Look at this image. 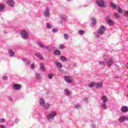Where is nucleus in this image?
I'll use <instances>...</instances> for the list:
<instances>
[{
    "label": "nucleus",
    "instance_id": "obj_45",
    "mask_svg": "<svg viewBox=\"0 0 128 128\" xmlns=\"http://www.w3.org/2000/svg\"><path fill=\"white\" fill-rule=\"evenodd\" d=\"M40 48H44V45H42V44H40Z\"/></svg>",
    "mask_w": 128,
    "mask_h": 128
},
{
    "label": "nucleus",
    "instance_id": "obj_15",
    "mask_svg": "<svg viewBox=\"0 0 128 128\" xmlns=\"http://www.w3.org/2000/svg\"><path fill=\"white\" fill-rule=\"evenodd\" d=\"M60 18H61L62 20L63 21H64L66 19V15L64 14H62L60 15Z\"/></svg>",
    "mask_w": 128,
    "mask_h": 128
},
{
    "label": "nucleus",
    "instance_id": "obj_22",
    "mask_svg": "<svg viewBox=\"0 0 128 128\" xmlns=\"http://www.w3.org/2000/svg\"><path fill=\"white\" fill-rule=\"evenodd\" d=\"M40 70H42V72H44V64H41L40 65Z\"/></svg>",
    "mask_w": 128,
    "mask_h": 128
},
{
    "label": "nucleus",
    "instance_id": "obj_1",
    "mask_svg": "<svg viewBox=\"0 0 128 128\" xmlns=\"http://www.w3.org/2000/svg\"><path fill=\"white\" fill-rule=\"evenodd\" d=\"M101 100L102 101V108H104V110H107V102L108 100V98L106 96H103L102 97Z\"/></svg>",
    "mask_w": 128,
    "mask_h": 128
},
{
    "label": "nucleus",
    "instance_id": "obj_33",
    "mask_svg": "<svg viewBox=\"0 0 128 128\" xmlns=\"http://www.w3.org/2000/svg\"><path fill=\"white\" fill-rule=\"evenodd\" d=\"M44 14L46 16H48V10H47L46 11H44Z\"/></svg>",
    "mask_w": 128,
    "mask_h": 128
},
{
    "label": "nucleus",
    "instance_id": "obj_46",
    "mask_svg": "<svg viewBox=\"0 0 128 128\" xmlns=\"http://www.w3.org/2000/svg\"><path fill=\"white\" fill-rule=\"evenodd\" d=\"M9 100H12V98H9Z\"/></svg>",
    "mask_w": 128,
    "mask_h": 128
},
{
    "label": "nucleus",
    "instance_id": "obj_24",
    "mask_svg": "<svg viewBox=\"0 0 128 128\" xmlns=\"http://www.w3.org/2000/svg\"><path fill=\"white\" fill-rule=\"evenodd\" d=\"M94 85H95V82H92L88 84V86L89 88H93Z\"/></svg>",
    "mask_w": 128,
    "mask_h": 128
},
{
    "label": "nucleus",
    "instance_id": "obj_23",
    "mask_svg": "<svg viewBox=\"0 0 128 128\" xmlns=\"http://www.w3.org/2000/svg\"><path fill=\"white\" fill-rule=\"evenodd\" d=\"M54 54L59 55L60 54V50H54Z\"/></svg>",
    "mask_w": 128,
    "mask_h": 128
},
{
    "label": "nucleus",
    "instance_id": "obj_35",
    "mask_svg": "<svg viewBox=\"0 0 128 128\" xmlns=\"http://www.w3.org/2000/svg\"><path fill=\"white\" fill-rule=\"evenodd\" d=\"M4 4H0V12L4 10Z\"/></svg>",
    "mask_w": 128,
    "mask_h": 128
},
{
    "label": "nucleus",
    "instance_id": "obj_29",
    "mask_svg": "<svg viewBox=\"0 0 128 128\" xmlns=\"http://www.w3.org/2000/svg\"><path fill=\"white\" fill-rule=\"evenodd\" d=\"M99 64L101 66H104L106 62H104V60H100V62H99Z\"/></svg>",
    "mask_w": 128,
    "mask_h": 128
},
{
    "label": "nucleus",
    "instance_id": "obj_9",
    "mask_svg": "<svg viewBox=\"0 0 128 128\" xmlns=\"http://www.w3.org/2000/svg\"><path fill=\"white\" fill-rule=\"evenodd\" d=\"M21 36L23 38H28V32H26L24 30L22 31Z\"/></svg>",
    "mask_w": 128,
    "mask_h": 128
},
{
    "label": "nucleus",
    "instance_id": "obj_12",
    "mask_svg": "<svg viewBox=\"0 0 128 128\" xmlns=\"http://www.w3.org/2000/svg\"><path fill=\"white\" fill-rule=\"evenodd\" d=\"M96 86V88H102L103 82H97Z\"/></svg>",
    "mask_w": 128,
    "mask_h": 128
},
{
    "label": "nucleus",
    "instance_id": "obj_40",
    "mask_svg": "<svg viewBox=\"0 0 128 128\" xmlns=\"http://www.w3.org/2000/svg\"><path fill=\"white\" fill-rule=\"evenodd\" d=\"M53 78V74H49V78Z\"/></svg>",
    "mask_w": 128,
    "mask_h": 128
},
{
    "label": "nucleus",
    "instance_id": "obj_8",
    "mask_svg": "<svg viewBox=\"0 0 128 128\" xmlns=\"http://www.w3.org/2000/svg\"><path fill=\"white\" fill-rule=\"evenodd\" d=\"M125 120H128V116H120L119 118V122H124Z\"/></svg>",
    "mask_w": 128,
    "mask_h": 128
},
{
    "label": "nucleus",
    "instance_id": "obj_18",
    "mask_svg": "<svg viewBox=\"0 0 128 128\" xmlns=\"http://www.w3.org/2000/svg\"><path fill=\"white\" fill-rule=\"evenodd\" d=\"M35 56H37V58H40V60H43L44 58L42 57V56L40 54H35Z\"/></svg>",
    "mask_w": 128,
    "mask_h": 128
},
{
    "label": "nucleus",
    "instance_id": "obj_50",
    "mask_svg": "<svg viewBox=\"0 0 128 128\" xmlns=\"http://www.w3.org/2000/svg\"><path fill=\"white\" fill-rule=\"evenodd\" d=\"M60 23L62 24V21H60Z\"/></svg>",
    "mask_w": 128,
    "mask_h": 128
},
{
    "label": "nucleus",
    "instance_id": "obj_42",
    "mask_svg": "<svg viewBox=\"0 0 128 128\" xmlns=\"http://www.w3.org/2000/svg\"><path fill=\"white\" fill-rule=\"evenodd\" d=\"M92 128H96V126L94 124H92Z\"/></svg>",
    "mask_w": 128,
    "mask_h": 128
},
{
    "label": "nucleus",
    "instance_id": "obj_30",
    "mask_svg": "<svg viewBox=\"0 0 128 128\" xmlns=\"http://www.w3.org/2000/svg\"><path fill=\"white\" fill-rule=\"evenodd\" d=\"M53 33H56L58 32V29L57 28H54L52 30Z\"/></svg>",
    "mask_w": 128,
    "mask_h": 128
},
{
    "label": "nucleus",
    "instance_id": "obj_2",
    "mask_svg": "<svg viewBox=\"0 0 128 128\" xmlns=\"http://www.w3.org/2000/svg\"><path fill=\"white\" fill-rule=\"evenodd\" d=\"M106 28L104 26H100L98 28V34L96 35V38H99V35H103L106 32Z\"/></svg>",
    "mask_w": 128,
    "mask_h": 128
},
{
    "label": "nucleus",
    "instance_id": "obj_38",
    "mask_svg": "<svg viewBox=\"0 0 128 128\" xmlns=\"http://www.w3.org/2000/svg\"><path fill=\"white\" fill-rule=\"evenodd\" d=\"M58 48H64V45H59Z\"/></svg>",
    "mask_w": 128,
    "mask_h": 128
},
{
    "label": "nucleus",
    "instance_id": "obj_27",
    "mask_svg": "<svg viewBox=\"0 0 128 128\" xmlns=\"http://www.w3.org/2000/svg\"><path fill=\"white\" fill-rule=\"evenodd\" d=\"M114 17L117 18V19H119V18L120 17V16L118 13H114Z\"/></svg>",
    "mask_w": 128,
    "mask_h": 128
},
{
    "label": "nucleus",
    "instance_id": "obj_16",
    "mask_svg": "<svg viewBox=\"0 0 128 128\" xmlns=\"http://www.w3.org/2000/svg\"><path fill=\"white\" fill-rule=\"evenodd\" d=\"M64 94L66 95V96H70V90L68 89H66L64 90Z\"/></svg>",
    "mask_w": 128,
    "mask_h": 128
},
{
    "label": "nucleus",
    "instance_id": "obj_41",
    "mask_svg": "<svg viewBox=\"0 0 128 128\" xmlns=\"http://www.w3.org/2000/svg\"><path fill=\"white\" fill-rule=\"evenodd\" d=\"M8 76H4L3 77V80H8Z\"/></svg>",
    "mask_w": 128,
    "mask_h": 128
},
{
    "label": "nucleus",
    "instance_id": "obj_7",
    "mask_svg": "<svg viewBox=\"0 0 128 128\" xmlns=\"http://www.w3.org/2000/svg\"><path fill=\"white\" fill-rule=\"evenodd\" d=\"M115 62L114 60H113L112 58H109L107 62H106V64L108 66H110Z\"/></svg>",
    "mask_w": 128,
    "mask_h": 128
},
{
    "label": "nucleus",
    "instance_id": "obj_52",
    "mask_svg": "<svg viewBox=\"0 0 128 128\" xmlns=\"http://www.w3.org/2000/svg\"><path fill=\"white\" fill-rule=\"evenodd\" d=\"M127 88H128V86H127Z\"/></svg>",
    "mask_w": 128,
    "mask_h": 128
},
{
    "label": "nucleus",
    "instance_id": "obj_51",
    "mask_svg": "<svg viewBox=\"0 0 128 128\" xmlns=\"http://www.w3.org/2000/svg\"><path fill=\"white\" fill-rule=\"evenodd\" d=\"M86 102H87V101H88V100H86Z\"/></svg>",
    "mask_w": 128,
    "mask_h": 128
},
{
    "label": "nucleus",
    "instance_id": "obj_44",
    "mask_svg": "<svg viewBox=\"0 0 128 128\" xmlns=\"http://www.w3.org/2000/svg\"><path fill=\"white\" fill-rule=\"evenodd\" d=\"M52 28V26L51 25H50V24H49V29H50Z\"/></svg>",
    "mask_w": 128,
    "mask_h": 128
},
{
    "label": "nucleus",
    "instance_id": "obj_31",
    "mask_svg": "<svg viewBox=\"0 0 128 128\" xmlns=\"http://www.w3.org/2000/svg\"><path fill=\"white\" fill-rule=\"evenodd\" d=\"M69 37H68V34H64V38L66 40H68Z\"/></svg>",
    "mask_w": 128,
    "mask_h": 128
},
{
    "label": "nucleus",
    "instance_id": "obj_4",
    "mask_svg": "<svg viewBox=\"0 0 128 128\" xmlns=\"http://www.w3.org/2000/svg\"><path fill=\"white\" fill-rule=\"evenodd\" d=\"M64 80L68 84H71L73 82V78L70 76H65Z\"/></svg>",
    "mask_w": 128,
    "mask_h": 128
},
{
    "label": "nucleus",
    "instance_id": "obj_13",
    "mask_svg": "<svg viewBox=\"0 0 128 128\" xmlns=\"http://www.w3.org/2000/svg\"><path fill=\"white\" fill-rule=\"evenodd\" d=\"M13 88H14V90H20V88H22V86L20 84H14V86H13Z\"/></svg>",
    "mask_w": 128,
    "mask_h": 128
},
{
    "label": "nucleus",
    "instance_id": "obj_5",
    "mask_svg": "<svg viewBox=\"0 0 128 128\" xmlns=\"http://www.w3.org/2000/svg\"><path fill=\"white\" fill-rule=\"evenodd\" d=\"M96 4L99 7H104L106 2L104 0H97Z\"/></svg>",
    "mask_w": 128,
    "mask_h": 128
},
{
    "label": "nucleus",
    "instance_id": "obj_37",
    "mask_svg": "<svg viewBox=\"0 0 128 128\" xmlns=\"http://www.w3.org/2000/svg\"><path fill=\"white\" fill-rule=\"evenodd\" d=\"M0 122L2 124V122H4V119L2 118H0Z\"/></svg>",
    "mask_w": 128,
    "mask_h": 128
},
{
    "label": "nucleus",
    "instance_id": "obj_34",
    "mask_svg": "<svg viewBox=\"0 0 128 128\" xmlns=\"http://www.w3.org/2000/svg\"><path fill=\"white\" fill-rule=\"evenodd\" d=\"M123 10L122 9V8L120 7H118V13H122Z\"/></svg>",
    "mask_w": 128,
    "mask_h": 128
},
{
    "label": "nucleus",
    "instance_id": "obj_19",
    "mask_svg": "<svg viewBox=\"0 0 128 128\" xmlns=\"http://www.w3.org/2000/svg\"><path fill=\"white\" fill-rule=\"evenodd\" d=\"M109 25L110 26H114V22L110 19V20H109Z\"/></svg>",
    "mask_w": 128,
    "mask_h": 128
},
{
    "label": "nucleus",
    "instance_id": "obj_6",
    "mask_svg": "<svg viewBox=\"0 0 128 128\" xmlns=\"http://www.w3.org/2000/svg\"><path fill=\"white\" fill-rule=\"evenodd\" d=\"M40 106H44V108H45V110H48V106L47 105L46 106L44 100L43 98H40Z\"/></svg>",
    "mask_w": 128,
    "mask_h": 128
},
{
    "label": "nucleus",
    "instance_id": "obj_48",
    "mask_svg": "<svg viewBox=\"0 0 128 128\" xmlns=\"http://www.w3.org/2000/svg\"><path fill=\"white\" fill-rule=\"evenodd\" d=\"M46 26L47 28H48V24H47Z\"/></svg>",
    "mask_w": 128,
    "mask_h": 128
},
{
    "label": "nucleus",
    "instance_id": "obj_25",
    "mask_svg": "<svg viewBox=\"0 0 128 128\" xmlns=\"http://www.w3.org/2000/svg\"><path fill=\"white\" fill-rule=\"evenodd\" d=\"M8 52H9L10 56H14V51L12 50V49H10V50H9Z\"/></svg>",
    "mask_w": 128,
    "mask_h": 128
},
{
    "label": "nucleus",
    "instance_id": "obj_21",
    "mask_svg": "<svg viewBox=\"0 0 128 128\" xmlns=\"http://www.w3.org/2000/svg\"><path fill=\"white\" fill-rule=\"evenodd\" d=\"M92 24L94 26L96 25V20L95 18H92Z\"/></svg>",
    "mask_w": 128,
    "mask_h": 128
},
{
    "label": "nucleus",
    "instance_id": "obj_39",
    "mask_svg": "<svg viewBox=\"0 0 128 128\" xmlns=\"http://www.w3.org/2000/svg\"><path fill=\"white\" fill-rule=\"evenodd\" d=\"M34 66H36V64H32L31 65V68H32V70L34 69Z\"/></svg>",
    "mask_w": 128,
    "mask_h": 128
},
{
    "label": "nucleus",
    "instance_id": "obj_49",
    "mask_svg": "<svg viewBox=\"0 0 128 128\" xmlns=\"http://www.w3.org/2000/svg\"><path fill=\"white\" fill-rule=\"evenodd\" d=\"M71 0H66V1H70Z\"/></svg>",
    "mask_w": 128,
    "mask_h": 128
},
{
    "label": "nucleus",
    "instance_id": "obj_36",
    "mask_svg": "<svg viewBox=\"0 0 128 128\" xmlns=\"http://www.w3.org/2000/svg\"><path fill=\"white\" fill-rule=\"evenodd\" d=\"M124 15L126 17H128V11H124Z\"/></svg>",
    "mask_w": 128,
    "mask_h": 128
},
{
    "label": "nucleus",
    "instance_id": "obj_32",
    "mask_svg": "<svg viewBox=\"0 0 128 128\" xmlns=\"http://www.w3.org/2000/svg\"><path fill=\"white\" fill-rule=\"evenodd\" d=\"M76 108H82L81 106L78 104H74Z\"/></svg>",
    "mask_w": 128,
    "mask_h": 128
},
{
    "label": "nucleus",
    "instance_id": "obj_43",
    "mask_svg": "<svg viewBox=\"0 0 128 128\" xmlns=\"http://www.w3.org/2000/svg\"><path fill=\"white\" fill-rule=\"evenodd\" d=\"M0 128H6V127L2 125Z\"/></svg>",
    "mask_w": 128,
    "mask_h": 128
},
{
    "label": "nucleus",
    "instance_id": "obj_53",
    "mask_svg": "<svg viewBox=\"0 0 128 128\" xmlns=\"http://www.w3.org/2000/svg\"><path fill=\"white\" fill-rule=\"evenodd\" d=\"M49 16H50V12H49Z\"/></svg>",
    "mask_w": 128,
    "mask_h": 128
},
{
    "label": "nucleus",
    "instance_id": "obj_10",
    "mask_svg": "<svg viewBox=\"0 0 128 128\" xmlns=\"http://www.w3.org/2000/svg\"><path fill=\"white\" fill-rule=\"evenodd\" d=\"M7 4L10 6H14V0H8Z\"/></svg>",
    "mask_w": 128,
    "mask_h": 128
},
{
    "label": "nucleus",
    "instance_id": "obj_11",
    "mask_svg": "<svg viewBox=\"0 0 128 128\" xmlns=\"http://www.w3.org/2000/svg\"><path fill=\"white\" fill-rule=\"evenodd\" d=\"M121 112H128V106H123L121 108Z\"/></svg>",
    "mask_w": 128,
    "mask_h": 128
},
{
    "label": "nucleus",
    "instance_id": "obj_14",
    "mask_svg": "<svg viewBox=\"0 0 128 128\" xmlns=\"http://www.w3.org/2000/svg\"><path fill=\"white\" fill-rule=\"evenodd\" d=\"M56 65L58 68H62V64L60 62H55Z\"/></svg>",
    "mask_w": 128,
    "mask_h": 128
},
{
    "label": "nucleus",
    "instance_id": "obj_17",
    "mask_svg": "<svg viewBox=\"0 0 128 128\" xmlns=\"http://www.w3.org/2000/svg\"><path fill=\"white\" fill-rule=\"evenodd\" d=\"M60 59L62 60H63V62H66V60H68L66 58V56H60Z\"/></svg>",
    "mask_w": 128,
    "mask_h": 128
},
{
    "label": "nucleus",
    "instance_id": "obj_20",
    "mask_svg": "<svg viewBox=\"0 0 128 128\" xmlns=\"http://www.w3.org/2000/svg\"><path fill=\"white\" fill-rule=\"evenodd\" d=\"M110 15H108V16H106V20L108 24H110Z\"/></svg>",
    "mask_w": 128,
    "mask_h": 128
},
{
    "label": "nucleus",
    "instance_id": "obj_28",
    "mask_svg": "<svg viewBox=\"0 0 128 128\" xmlns=\"http://www.w3.org/2000/svg\"><path fill=\"white\" fill-rule=\"evenodd\" d=\"M78 33L80 35H84V30H79Z\"/></svg>",
    "mask_w": 128,
    "mask_h": 128
},
{
    "label": "nucleus",
    "instance_id": "obj_47",
    "mask_svg": "<svg viewBox=\"0 0 128 128\" xmlns=\"http://www.w3.org/2000/svg\"><path fill=\"white\" fill-rule=\"evenodd\" d=\"M126 67L128 68V62L126 64Z\"/></svg>",
    "mask_w": 128,
    "mask_h": 128
},
{
    "label": "nucleus",
    "instance_id": "obj_3",
    "mask_svg": "<svg viewBox=\"0 0 128 128\" xmlns=\"http://www.w3.org/2000/svg\"><path fill=\"white\" fill-rule=\"evenodd\" d=\"M57 114L56 112H51L50 114H49V122H53L54 120V116H56Z\"/></svg>",
    "mask_w": 128,
    "mask_h": 128
},
{
    "label": "nucleus",
    "instance_id": "obj_26",
    "mask_svg": "<svg viewBox=\"0 0 128 128\" xmlns=\"http://www.w3.org/2000/svg\"><path fill=\"white\" fill-rule=\"evenodd\" d=\"M110 4L111 7H112V8H116V5L114 4V3H113L112 2H111L110 3Z\"/></svg>",
    "mask_w": 128,
    "mask_h": 128
}]
</instances>
